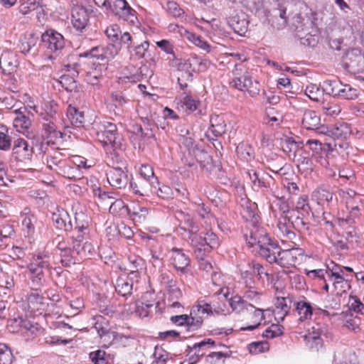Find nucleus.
<instances>
[{
    "instance_id": "nucleus-1",
    "label": "nucleus",
    "mask_w": 364,
    "mask_h": 364,
    "mask_svg": "<svg viewBox=\"0 0 364 364\" xmlns=\"http://www.w3.org/2000/svg\"><path fill=\"white\" fill-rule=\"evenodd\" d=\"M49 255L45 252L34 254L27 266L28 276L32 290L38 291L46 282L44 270L50 268Z\"/></svg>"
},
{
    "instance_id": "nucleus-2",
    "label": "nucleus",
    "mask_w": 364,
    "mask_h": 364,
    "mask_svg": "<svg viewBox=\"0 0 364 364\" xmlns=\"http://www.w3.org/2000/svg\"><path fill=\"white\" fill-rule=\"evenodd\" d=\"M240 285L241 286L240 291L243 294L244 299L252 301V304L255 305H264L262 299L263 293L255 286V280L248 271L242 272V280Z\"/></svg>"
},
{
    "instance_id": "nucleus-3",
    "label": "nucleus",
    "mask_w": 364,
    "mask_h": 364,
    "mask_svg": "<svg viewBox=\"0 0 364 364\" xmlns=\"http://www.w3.org/2000/svg\"><path fill=\"white\" fill-rule=\"evenodd\" d=\"M304 258V251L300 248L291 247L288 250H279L277 255L276 263L281 267L287 269V272H292L296 266L301 263Z\"/></svg>"
},
{
    "instance_id": "nucleus-4",
    "label": "nucleus",
    "mask_w": 364,
    "mask_h": 364,
    "mask_svg": "<svg viewBox=\"0 0 364 364\" xmlns=\"http://www.w3.org/2000/svg\"><path fill=\"white\" fill-rule=\"evenodd\" d=\"M213 314V308L210 304L204 303L193 306L191 310L190 316L183 314V327L188 331L198 329L203 323L204 314Z\"/></svg>"
},
{
    "instance_id": "nucleus-5",
    "label": "nucleus",
    "mask_w": 364,
    "mask_h": 364,
    "mask_svg": "<svg viewBox=\"0 0 364 364\" xmlns=\"http://www.w3.org/2000/svg\"><path fill=\"white\" fill-rule=\"evenodd\" d=\"M54 305H49L46 302V299L41 295L38 291L33 290L28 293L25 296L23 301V308L31 314L38 313L39 314L45 313H53V311L50 307H53Z\"/></svg>"
},
{
    "instance_id": "nucleus-6",
    "label": "nucleus",
    "mask_w": 364,
    "mask_h": 364,
    "mask_svg": "<svg viewBox=\"0 0 364 364\" xmlns=\"http://www.w3.org/2000/svg\"><path fill=\"white\" fill-rule=\"evenodd\" d=\"M328 282L331 283V292L338 295L341 296L343 294L346 293L351 288L350 281L351 278H348V276H345L343 269L339 267L332 268L328 272Z\"/></svg>"
},
{
    "instance_id": "nucleus-7",
    "label": "nucleus",
    "mask_w": 364,
    "mask_h": 364,
    "mask_svg": "<svg viewBox=\"0 0 364 364\" xmlns=\"http://www.w3.org/2000/svg\"><path fill=\"white\" fill-rule=\"evenodd\" d=\"M186 226H183V231L188 232V240L191 241V245L195 248V253L198 257L203 256V236L198 234V227L194 223L193 218L189 215H183Z\"/></svg>"
},
{
    "instance_id": "nucleus-8",
    "label": "nucleus",
    "mask_w": 364,
    "mask_h": 364,
    "mask_svg": "<svg viewBox=\"0 0 364 364\" xmlns=\"http://www.w3.org/2000/svg\"><path fill=\"white\" fill-rule=\"evenodd\" d=\"M108 39L112 42L118 52L122 46L129 49L133 43V37L129 32L122 33L119 26L112 24L108 26L105 31Z\"/></svg>"
},
{
    "instance_id": "nucleus-9",
    "label": "nucleus",
    "mask_w": 364,
    "mask_h": 364,
    "mask_svg": "<svg viewBox=\"0 0 364 364\" xmlns=\"http://www.w3.org/2000/svg\"><path fill=\"white\" fill-rule=\"evenodd\" d=\"M232 74L234 78L230 82V85L239 90L242 91L245 89L247 90L254 82L250 73L242 63L235 65Z\"/></svg>"
},
{
    "instance_id": "nucleus-10",
    "label": "nucleus",
    "mask_w": 364,
    "mask_h": 364,
    "mask_svg": "<svg viewBox=\"0 0 364 364\" xmlns=\"http://www.w3.org/2000/svg\"><path fill=\"white\" fill-rule=\"evenodd\" d=\"M342 197L346 200L350 217L353 219L358 218L363 210L360 196L355 191L348 189L342 191Z\"/></svg>"
},
{
    "instance_id": "nucleus-11",
    "label": "nucleus",
    "mask_w": 364,
    "mask_h": 364,
    "mask_svg": "<svg viewBox=\"0 0 364 364\" xmlns=\"http://www.w3.org/2000/svg\"><path fill=\"white\" fill-rule=\"evenodd\" d=\"M41 42L50 52H58L65 46L63 35L53 29H48L41 35Z\"/></svg>"
},
{
    "instance_id": "nucleus-12",
    "label": "nucleus",
    "mask_w": 364,
    "mask_h": 364,
    "mask_svg": "<svg viewBox=\"0 0 364 364\" xmlns=\"http://www.w3.org/2000/svg\"><path fill=\"white\" fill-rule=\"evenodd\" d=\"M93 13L92 7H84L76 5L72 9V23L78 31L82 32L86 28L89 16Z\"/></svg>"
},
{
    "instance_id": "nucleus-13",
    "label": "nucleus",
    "mask_w": 364,
    "mask_h": 364,
    "mask_svg": "<svg viewBox=\"0 0 364 364\" xmlns=\"http://www.w3.org/2000/svg\"><path fill=\"white\" fill-rule=\"evenodd\" d=\"M276 235L283 244L291 242L294 244L295 233L292 231V224L287 215H281L277 218Z\"/></svg>"
},
{
    "instance_id": "nucleus-14",
    "label": "nucleus",
    "mask_w": 364,
    "mask_h": 364,
    "mask_svg": "<svg viewBox=\"0 0 364 364\" xmlns=\"http://www.w3.org/2000/svg\"><path fill=\"white\" fill-rule=\"evenodd\" d=\"M109 10L123 21L134 23V20L136 19V11L126 0H113Z\"/></svg>"
},
{
    "instance_id": "nucleus-15",
    "label": "nucleus",
    "mask_w": 364,
    "mask_h": 364,
    "mask_svg": "<svg viewBox=\"0 0 364 364\" xmlns=\"http://www.w3.org/2000/svg\"><path fill=\"white\" fill-rule=\"evenodd\" d=\"M269 311L268 308H265L264 305L257 306L253 304L252 310H247V318L250 321V324L240 328L241 331H253L256 329L264 320V312Z\"/></svg>"
},
{
    "instance_id": "nucleus-16",
    "label": "nucleus",
    "mask_w": 364,
    "mask_h": 364,
    "mask_svg": "<svg viewBox=\"0 0 364 364\" xmlns=\"http://www.w3.org/2000/svg\"><path fill=\"white\" fill-rule=\"evenodd\" d=\"M78 67V63H74L73 65L68 64L65 65L66 70L70 73L61 75L60 79L58 80V82L68 92H72L77 89V82L75 78L80 73Z\"/></svg>"
},
{
    "instance_id": "nucleus-17",
    "label": "nucleus",
    "mask_w": 364,
    "mask_h": 364,
    "mask_svg": "<svg viewBox=\"0 0 364 364\" xmlns=\"http://www.w3.org/2000/svg\"><path fill=\"white\" fill-rule=\"evenodd\" d=\"M214 343L215 342L211 341V339H208L207 341H203L192 344H188L186 350V358L183 360V364L186 362L188 363L187 364H196L200 360V358L205 354L202 350V348L207 344L213 345Z\"/></svg>"
},
{
    "instance_id": "nucleus-18",
    "label": "nucleus",
    "mask_w": 364,
    "mask_h": 364,
    "mask_svg": "<svg viewBox=\"0 0 364 364\" xmlns=\"http://www.w3.org/2000/svg\"><path fill=\"white\" fill-rule=\"evenodd\" d=\"M96 134L97 140L102 144H112L117 139V127L114 124L105 122L99 127Z\"/></svg>"
},
{
    "instance_id": "nucleus-19",
    "label": "nucleus",
    "mask_w": 364,
    "mask_h": 364,
    "mask_svg": "<svg viewBox=\"0 0 364 364\" xmlns=\"http://www.w3.org/2000/svg\"><path fill=\"white\" fill-rule=\"evenodd\" d=\"M117 53V49L113 44H109L105 48L95 46L89 51L80 55V57L90 58L103 60L105 58H112Z\"/></svg>"
},
{
    "instance_id": "nucleus-20",
    "label": "nucleus",
    "mask_w": 364,
    "mask_h": 364,
    "mask_svg": "<svg viewBox=\"0 0 364 364\" xmlns=\"http://www.w3.org/2000/svg\"><path fill=\"white\" fill-rule=\"evenodd\" d=\"M71 240L70 247L76 257L80 259V262L92 253L93 247L90 242L83 239L75 238V236L71 237Z\"/></svg>"
},
{
    "instance_id": "nucleus-21",
    "label": "nucleus",
    "mask_w": 364,
    "mask_h": 364,
    "mask_svg": "<svg viewBox=\"0 0 364 364\" xmlns=\"http://www.w3.org/2000/svg\"><path fill=\"white\" fill-rule=\"evenodd\" d=\"M292 298L287 296L277 297L275 302V309L273 311L275 320L278 322L284 320L291 308Z\"/></svg>"
},
{
    "instance_id": "nucleus-22",
    "label": "nucleus",
    "mask_w": 364,
    "mask_h": 364,
    "mask_svg": "<svg viewBox=\"0 0 364 364\" xmlns=\"http://www.w3.org/2000/svg\"><path fill=\"white\" fill-rule=\"evenodd\" d=\"M18 61L17 55L9 50L4 51L0 57V68L4 74L10 75L17 68Z\"/></svg>"
},
{
    "instance_id": "nucleus-23",
    "label": "nucleus",
    "mask_w": 364,
    "mask_h": 364,
    "mask_svg": "<svg viewBox=\"0 0 364 364\" xmlns=\"http://www.w3.org/2000/svg\"><path fill=\"white\" fill-rule=\"evenodd\" d=\"M38 42V36L35 33H30L25 34L20 39L18 48L20 52L23 54L31 53L33 55L37 53V43Z\"/></svg>"
},
{
    "instance_id": "nucleus-24",
    "label": "nucleus",
    "mask_w": 364,
    "mask_h": 364,
    "mask_svg": "<svg viewBox=\"0 0 364 364\" xmlns=\"http://www.w3.org/2000/svg\"><path fill=\"white\" fill-rule=\"evenodd\" d=\"M21 216L22 218V227L24 235L31 240L35 233V225L37 222V218L28 208H24Z\"/></svg>"
},
{
    "instance_id": "nucleus-25",
    "label": "nucleus",
    "mask_w": 364,
    "mask_h": 364,
    "mask_svg": "<svg viewBox=\"0 0 364 364\" xmlns=\"http://www.w3.org/2000/svg\"><path fill=\"white\" fill-rule=\"evenodd\" d=\"M43 123V137L48 144H56L63 138V133L57 129L53 120Z\"/></svg>"
},
{
    "instance_id": "nucleus-26",
    "label": "nucleus",
    "mask_w": 364,
    "mask_h": 364,
    "mask_svg": "<svg viewBox=\"0 0 364 364\" xmlns=\"http://www.w3.org/2000/svg\"><path fill=\"white\" fill-rule=\"evenodd\" d=\"M228 24L235 33L242 36L247 31L249 21L247 19L246 14L239 12L230 17Z\"/></svg>"
},
{
    "instance_id": "nucleus-27",
    "label": "nucleus",
    "mask_w": 364,
    "mask_h": 364,
    "mask_svg": "<svg viewBox=\"0 0 364 364\" xmlns=\"http://www.w3.org/2000/svg\"><path fill=\"white\" fill-rule=\"evenodd\" d=\"M271 241L272 240L268 234L264 229L255 228L250 232L248 243L252 247L257 246L259 249L262 247H264L265 245H268L269 242Z\"/></svg>"
},
{
    "instance_id": "nucleus-28",
    "label": "nucleus",
    "mask_w": 364,
    "mask_h": 364,
    "mask_svg": "<svg viewBox=\"0 0 364 364\" xmlns=\"http://www.w3.org/2000/svg\"><path fill=\"white\" fill-rule=\"evenodd\" d=\"M187 87L186 84H183V112L186 113V114H193L194 115L200 114V101L189 95L184 91L185 88Z\"/></svg>"
},
{
    "instance_id": "nucleus-29",
    "label": "nucleus",
    "mask_w": 364,
    "mask_h": 364,
    "mask_svg": "<svg viewBox=\"0 0 364 364\" xmlns=\"http://www.w3.org/2000/svg\"><path fill=\"white\" fill-rule=\"evenodd\" d=\"M108 181L112 186L123 188L127 185L128 177L122 168H114L110 171Z\"/></svg>"
},
{
    "instance_id": "nucleus-30",
    "label": "nucleus",
    "mask_w": 364,
    "mask_h": 364,
    "mask_svg": "<svg viewBox=\"0 0 364 364\" xmlns=\"http://www.w3.org/2000/svg\"><path fill=\"white\" fill-rule=\"evenodd\" d=\"M295 311L299 316V320L301 321L309 320L311 318L313 311L315 310L311 304L305 298L294 303Z\"/></svg>"
},
{
    "instance_id": "nucleus-31",
    "label": "nucleus",
    "mask_w": 364,
    "mask_h": 364,
    "mask_svg": "<svg viewBox=\"0 0 364 364\" xmlns=\"http://www.w3.org/2000/svg\"><path fill=\"white\" fill-rule=\"evenodd\" d=\"M229 304L232 311L236 314H244L247 310H252L253 304L248 302L242 296L235 295L229 300Z\"/></svg>"
},
{
    "instance_id": "nucleus-32",
    "label": "nucleus",
    "mask_w": 364,
    "mask_h": 364,
    "mask_svg": "<svg viewBox=\"0 0 364 364\" xmlns=\"http://www.w3.org/2000/svg\"><path fill=\"white\" fill-rule=\"evenodd\" d=\"M240 213L247 222L255 224L259 221V216L257 205L255 203L247 202L245 205H242Z\"/></svg>"
},
{
    "instance_id": "nucleus-33",
    "label": "nucleus",
    "mask_w": 364,
    "mask_h": 364,
    "mask_svg": "<svg viewBox=\"0 0 364 364\" xmlns=\"http://www.w3.org/2000/svg\"><path fill=\"white\" fill-rule=\"evenodd\" d=\"M332 268H330L329 267H327L326 269H312L309 270L307 269H304L305 274L311 279H318L321 281L323 282V290L325 291L326 293H328L331 287L329 284L328 283V271L331 270Z\"/></svg>"
},
{
    "instance_id": "nucleus-34",
    "label": "nucleus",
    "mask_w": 364,
    "mask_h": 364,
    "mask_svg": "<svg viewBox=\"0 0 364 364\" xmlns=\"http://www.w3.org/2000/svg\"><path fill=\"white\" fill-rule=\"evenodd\" d=\"M16 117L14 120V125L17 129L27 130L31 126L32 119L29 117L30 112L26 107L16 110Z\"/></svg>"
},
{
    "instance_id": "nucleus-35",
    "label": "nucleus",
    "mask_w": 364,
    "mask_h": 364,
    "mask_svg": "<svg viewBox=\"0 0 364 364\" xmlns=\"http://www.w3.org/2000/svg\"><path fill=\"white\" fill-rule=\"evenodd\" d=\"M248 266L250 271H247L249 273H251L252 278V275L254 274L257 277L258 280H261L262 282H264V278H266L267 283L272 282V274H269L265 268L259 263L252 261V262L249 263Z\"/></svg>"
},
{
    "instance_id": "nucleus-36",
    "label": "nucleus",
    "mask_w": 364,
    "mask_h": 364,
    "mask_svg": "<svg viewBox=\"0 0 364 364\" xmlns=\"http://www.w3.org/2000/svg\"><path fill=\"white\" fill-rule=\"evenodd\" d=\"M90 164L87 165V161H80V164L73 163L65 168L64 173L67 175L66 177L70 179H79L82 177L81 168H87L95 165L94 161H90Z\"/></svg>"
},
{
    "instance_id": "nucleus-37",
    "label": "nucleus",
    "mask_w": 364,
    "mask_h": 364,
    "mask_svg": "<svg viewBox=\"0 0 364 364\" xmlns=\"http://www.w3.org/2000/svg\"><path fill=\"white\" fill-rule=\"evenodd\" d=\"M186 134L189 135V136H187L186 138L183 136V145L186 146L187 149V154H186L185 152L183 151V157H200V154L203 153V150L200 149L197 144H195V141L193 139L192 135L190 134L188 130H187Z\"/></svg>"
},
{
    "instance_id": "nucleus-38",
    "label": "nucleus",
    "mask_w": 364,
    "mask_h": 364,
    "mask_svg": "<svg viewBox=\"0 0 364 364\" xmlns=\"http://www.w3.org/2000/svg\"><path fill=\"white\" fill-rule=\"evenodd\" d=\"M154 181H140L138 183L131 181L129 183L130 188L136 195L141 196H148L152 192V186Z\"/></svg>"
},
{
    "instance_id": "nucleus-39",
    "label": "nucleus",
    "mask_w": 364,
    "mask_h": 364,
    "mask_svg": "<svg viewBox=\"0 0 364 364\" xmlns=\"http://www.w3.org/2000/svg\"><path fill=\"white\" fill-rule=\"evenodd\" d=\"M320 122V117L315 111L308 109L304 112L302 118V125L306 129L313 130L318 129Z\"/></svg>"
},
{
    "instance_id": "nucleus-40",
    "label": "nucleus",
    "mask_w": 364,
    "mask_h": 364,
    "mask_svg": "<svg viewBox=\"0 0 364 364\" xmlns=\"http://www.w3.org/2000/svg\"><path fill=\"white\" fill-rule=\"evenodd\" d=\"M311 198L319 205L328 206L333 199V193L326 188H318L312 193Z\"/></svg>"
},
{
    "instance_id": "nucleus-41",
    "label": "nucleus",
    "mask_w": 364,
    "mask_h": 364,
    "mask_svg": "<svg viewBox=\"0 0 364 364\" xmlns=\"http://www.w3.org/2000/svg\"><path fill=\"white\" fill-rule=\"evenodd\" d=\"M68 218V215L63 210L58 213H53L52 215V220L55 225L56 228L59 230H64L65 231H71L73 230V224L70 220L68 223L66 220Z\"/></svg>"
},
{
    "instance_id": "nucleus-42",
    "label": "nucleus",
    "mask_w": 364,
    "mask_h": 364,
    "mask_svg": "<svg viewBox=\"0 0 364 364\" xmlns=\"http://www.w3.org/2000/svg\"><path fill=\"white\" fill-rule=\"evenodd\" d=\"M134 282L132 277H119L117 279L115 290L122 296L131 295L133 289Z\"/></svg>"
},
{
    "instance_id": "nucleus-43",
    "label": "nucleus",
    "mask_w": 364,
    "mask_h": 364,
    "mask_svg": "<svg viewBox=\"0 0 364 364\" xmlns=\"http://www.w3.org/2000/svg\"><path fill=\"white\" fill-rule=\"evenodd\" d=\"M279 250V247L272 241L269 242L268 245L258 249L259 254L269 263L276 262Z\"/></svg>"
},
{
    "instance_id": "nucleus-44",
    "label": "nucleus",
    "mask_w": 364,
    "mask_h": 364,
    "mask_svg": "<svg viewBox=\"0 0 364 364\" xmlns=\"http://www.w3.org/2000/svg\"><path fill=\"white\" fill-rule=\"evenodd\" d=\"M307 144L309 145V148L313 151L314 153L318 154V151H321V154L318 156V158L323 159L324 157H336V155L331 154V156L329 155L328 153H326L325 156H323V150L325 151V146L328 148V151H331V153L333 152V148L331 143H325L323 145L318 141V140H314V139H309L307 141Z\"/></svg>"
},
{
    "instance_id": "nucleus-45",
    "label": "nucleus",
    "mask_w": 364,
    "mask_h": 364,
    "mask_svg": "<svg viewBox=\"0 0 364 364\" xmlns=\"http://www.w3.org/2000/svg\"><path fill=\"white\" fill-rule=\"evenodd\" d=\"M271 210L274 217L277 218L281 215H287L290 212V207L284 198H278L274 201V205L271 206Z\"/></svg>"
},
{
    "instance_id": "nucleus-46",
    "label": "nucleus",
    "mask_w": 364,
    "mask_h": 364,
    "mask_svg": "<svg viewBox=\"0 0 364 364\" xmlns=\"http://www.w3.org/2000/svg\"><path fill=\"white\" fill-rule=\"evenodd\" d=\"M350 134V129L347 123H341L328 130V135L333 139H343Z\"/></svg>"
},
{
    "instance_id": "nucleus-47",
    "label": "nucleus",
    "mask_w": 364,
    "mask_h": 364,
    "mask_svg": "<svg viewBox=\"0 0 364 364\" xmlns=\"http://www.w3.org/2000/svg\"><path fill=\"white\" fill-rule=\"evenodd\" d=\"M211 128L210 131L215 136H221L226 132V124L223 117L219 115L212 116L210 118Z\"/></svg>"
},
{
    "instance_id": "nucleus-48",
    "label": "nucleus",
    "mask_w": 364,
    "mask_h": 364,
    "mask_svg": "<svg viewBox=\"0 0 364 364\" xmlns=\"http://www.w3.org/2000/svg\"><path fill=\"white\" fill-rule=\"evenodd\" d=\"M67 116L73 125L77 127H84V113L79 112L75 107L72 105L68 106Z\"/></svg>"
},
{
    "instance_id": "nucleus-49",
    "label": "nucleus",
    "mask_w": 364,
    "mask_h": 364,
    "mask_svg": "<svg viewBox=\"0 0 364 364\" xmlns=\"http://www.w3.org/2000/svg\"><path fill=\"white\" fill-rule=\"evenodd\" d=\"M203 255L205 252H209L213 249L218 248L220 245V240L218 237L212 231L205 232L203 235Z\"/></svg>"
},
{
    "instance_id": "nucleus-50",
    "label": "nucleus",
    "mask_w": 364,
    "mask_h": 364,
    "mask_svg": "<svg viewBox=\"0 0 364 364\" xmlns=\"http://www.w3.org/2000/svg\"><path fill=\"white\" fill-rule=\"evenodd\" d=\"M283 151L287 154L289 159H295L297 155L300 156L302 150L294 141L287 140L282 145Z\"/></svg>"
},
{
    "instance_id": "nucleus-51",
    "label": "nucleus",
    "mask_w": 364,
    "mask_h": 364,
    "mask_svg": "<svg viewBox=\"0 0 364 364\" xmlns=\"http://www.w3.org/2000/svg\"><path fill=\"white\" fill-rule=\"evenodd\" d=\"M58 107V104L55 101H48L44 104V112H41L40 114L45 121L54 120L55 119Z\"/></svg>"
},
{
    "instance_id": "nucleus-52",
    "label": "nucleus",
    "mask_w": 364,
    "mask_h": 364,
    "mask_svg": "<svg viewBox=\"0 0 364 364\" xmlns=\"http://www.w3.org/2000/svg\"><path fill=\"white\" fill-rule=\"evenodd\" d=\"M42 0H20L18 11L23 15H27L36 10L41 5Z\"/></svg>"
},
{
    "instance_id": "nucleus-53",
    "label": "nucleus",
    "mask_w": 364,
    "mask_h": 364,
    "mask_svg": "<svg viewBox=\"0 0 364 364\" xmlns=\"http://www.w3.org/2000/svg\"><path fill=\"white\" fill-rule=\"evenodd\" d=\"M341 86L338 90L337 97L344 100H354L358 97L356 89L351 87L349 85H343L341 82Z\"/></svg>"
},
{
    "instance_id": "nucleus-54",
    "label": "nucleus",
    "mask_w": 364,
    "mask_h": 364,
    "mask_svg": "<svg viewBox=\"0 0 364 364\" xmlns=\"http://www.w3.org/2000/svg\"><path fill=\"white\" fill-rule=\"evenodd\" d=\"M341 82L338 80H326L321 85L323 94L326 93L333 97H336L338 88L341 87Z\"/></svg>"
},
{
    "instance_id": "nucleus-55",
    "label": "nucleus",
    "mask_w": 364,
    "mask_h": 364,
    "mask_svg": "<svg viewBox=\"0 0 364 364\" xmlns=\"http://www.w3.org/2000/svg\"><path fill=\"white\" fill-rule=\"evenodd\" d=\"M247 350L251 354L258 355L269 351V344L265 341L252 342L248 344Z\"/></svg>"
},
{
    "instance_id": "nucleus-56",
    "label": "nucleus",
    "mask_w": 364,
    "mask_h": 364,
    "mask_svg": "<svg viewBox=\"0 0 364 364\" xmlns=\"http://www.w3.org/2000/svg\"><path fill=\"white\" fill-rule=\"evenodd\" d=\"M60 262L65 267H69L71 264L80 262V259L76 257L70 247L64 252H60Z\"/></svg>"
},
{
    "instance_id": "nucleus-57",
    "label": "nucleus",
    "mask_w": 364,
    "mask_h": 364,
    "mask_svg": "<svg viewBox=\"0 0 364 364\" xmlns=\"http://www.w3.org/2000/svg\"><path fill=\"white\" fill-rule=\"evenodd\" d=\"M254 149L247 144L241 143L236 147V154L239 159L254 157Z\"/></svg>"
},
{
    "instance_id": "nucleus-58",
    "label": "nucleus",
    "mask_w": 364,
    "mask_h": 364,
    "mask_svg": "<svg viewBox=\"0 0 364 364\" xmlns=\"http://www.w3.org/2000/svg\"><path fill=\"white\" fill-rule=\"evenodd\" d=\"M296 210L298 213H300L301 215L304 214L308 215L310 210V205L309 203V197L306 195L301 196L295 205L294 209L292 210L294 212Z\"/></svg>"
},
{
    "instance_id": "nucleus-59",
    "label": "nucleus",
    "mask_w": 364,
    "mask_h": 364,
    "mask_svg": "<svg viewBox=\"0 0 364 364\" xmlns=\"http://www.w3.org/2000/svg\"><path fill=\"white\" fill-rule=\"evenodd\" d=\"M321 110L327 116L335 117L340 114L341 109L340 106L333 102H323Z\"/></svg>"
},
{
    "instance_id": "nucleus-60",
    "label": "nucleus",
    "mask_w": 364,
    "mask_h": 364,
    "mask_svg": "<svg viewBox=\"0 0 364 364\" xmlns=\"http://www.w3.org/2000/svg\"><path fill=\"white\" fill-rule=\"evenodd\" d=\"M14 358L10 348L6 344L0 343V364H11Z\"/></svg>"
},
{
    "instance_id": "nucleus-61",
    "label": "nucleus",
    "mask_w": 364,
    "mask_h": 364,
    "mask_svg": "<svg viewBox=\"0 0 364 364\" xmlns=\"http://www.w3.org/2000/svg\"><path fill=\"white\" fill-rule=\"evenodd\" d=\"M183 36H185L189 41L192 42L196 46L201 48L202 49L206 50L207 52L210 51V46L206 41H203L200 36H196V34L187 31H185Z\"/></svg>"
},
{
    "instance_id": "nucleus-62",
    "label": "nucleus",
    "mask_w": 364,
    "mask_h": 364,
    "mask_svg": "<svg viewBox=\"0 0 364 364\" xmlns=\"http://www.w3.org/2000/svg\"><path fill=\"white\" fill-rule=\"evenodd\" d=\"M284 327L279 324H272L262 333V337L272 339L283 334Z\"/></svg>"
},
{
    "instance_id": "nucleus-63",
    "label": "nucleus",
    "mask_w": 364,
    "mask_h": 364,
    "mask_svg": "<svg viewBox=\"0 0 364 364\" xmlns=\"http://www.w3.org/2000/svg\"><path fill=\"white\" fill-rule=\"evenodd\" d=\"M305 94L314 101H318L323 95L321 87L316 85L311 84L306 86L305 89Z\"/></svg>"
},
{
    "instance_id": "nucleus-64",
    "label": "nucleus",
    "mask_w": 364,
    "mask_h": 364,
    "mask_svg": "<svg viewBox=\"0 0 364 364\" xmlns=\"http://www.w3.org/2000/svg\"><path fill=\"white\" fill-rule=\"evenodd\" d=\"M139 173L145 181L149 182L154 181V183H157V178L154 176L153 168L149 164H142L139 168Z\"/></svg>"
}]
</instances>
